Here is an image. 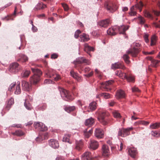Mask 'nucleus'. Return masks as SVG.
I'll return each mask as SVG.
<instances>
[{
	"mask_svg": "<svg viewBox=\"0 0 160 160\" xmlns=\"http://www.w3.org/2000/svg\"><path fill=\"white\" fill-rule=\"evenodd\" d=\"M31 70L34 73V74L31 77L30 81L32 84L35 85L40 81V77L42 73L39 69L36 68H32Z\"/></svg>",
	"mask_w": 160,
	"mask_h": 160,
	"instance_id": "nucleus-1",
	"label": "nucleus"
},
{
	"mask_svg": "<svg viewBox=\"0 0 160 160\" xmlns=\"http://www.w3.org/2000/svg\"><path fill=\"white\" fill-rule=\"evenodd\" d=\"M97 113L98 115V120L103 125H106L108 123L107 121L105 119L106 111L104 110L100 109Z\"/></svg>",
	"mask_w": 160,
	"mask_h": 160,
	"instance_id": "nucleus-2",
	"label": "nucleus"
},
{
	"mask_svg": "<svg viewBox=\"0 0 160 160\" xmlns=\"http://www.w3.org/2000/svg\"><path fill=\"white\" fill-rule=\"evenodd\" d=\"M143 6V4L141 2H140L135 5L133 6L130 9V12H129V15L131 16L136 15L137 14L136 10L138 9L140 12H141Z\"/></svg>",
	"mask_w": 160,
	"mask_h": 160,
	"instance_id": "nucleus-3",
	"label": "nucleus"
},
{
	"mask_svg": "<svg viewBox=\"0 0 160 160\" xmlns=\"http://www.w3.org/2000/svg\"><path fill=\"white\" fill-rule=\"evenodd\" d=\"M104 6L107 10L111 12H114L118 8V6L116 4L111 1L105 2Z\"/></svg>",
	"mask_w": 160,
	"mask_h": 160,
	"instance_id": "nucleus-4",
	"label": "nucleus"
},
{
	"mask_svg": "<svg viewBox=\"0 0 160 160\" xmlns=\"http://www.w3.org/2000/svg\"><path fill=\"white\" fill-rule=\"evenodd\" d=\"M58 89L61 96L63 99L66 101L72 99L71 96L68 91L60 87H58Z\"/></svg>",
	"mask_w": 160,
	"mask_h": 160,
	"instance_id": "nucleus-5",
	"label": "nucleus"
},
{
	"mask_svg": "<svg viewBox=\"0 0 160 160\" xmlns=\"http://www.w3.org/2000/svg\"><path fill=\"white\" fill-rule=\"evenodd\" d=\"M133 46L134 48L133 49L127 51V53L130 54L132 57H135L139 52L138 48L140 46V44L138 43L134 42L133 43Z\"/></svg>",
	"mask_w": 160,
	"mask_h": 160,
	"instance_id": "nucleus-6",
	"label": "nucleus"
},
{
	"mask_svg": "<svg viewBox=\"0 0 160 160\" xmlns=\"http://www.w3.org/2000/svg\"><path fill=\"white\" fill-rule=\"evenodd\" d=\"M45 75L46 77L53 78L55 81L58 80L60 79V76L56 74L54 71L52 70H48Z\"/></svg>",
	"mask_w": 160,
	"mask_h": 160,
	"instance_id": "nucleus-7",
	"label": "nucleus"
},
{
	"mask_svg": "<svg viewBox=\"0 0 160 160\" xmlns=\"http://www.w3.org/2000/svg\"><path fill=\"white\" fill-rule=\"evenodd\" d=\"M34 126L35 128L38 131H46L48 129L47 127L41 122H35Z\"/></svg>",
	"mask_w": 160,
	"mask_h": 160,
	"instance_id": "nucleus-8",
	"label": "nucleus"
},
{
	"mask_svg": "<svg viewBox=\"0 0 160 160\" xmlns=\"http://www.w3.org/2000/svg\"><path fill=\"white\" fill-rule=\"evenodd\" d=\"M99 146V143L96 141L92 139L89 142L88 145V148L93 150L97 149Z\"/></svg>",
	"mask_w": 160,
	"mask_h": 160,
	"instance_id": "nucleus-9",
	"label": "nucleus"
},
{
	"mask_svg": "<svg viewBox=\"0 0 160 160\" xmlns=\"http://www.w3.org/2000/svg\"><path fill=\"white\" fill-rule=\"evenodd\" d=\"M113 82V81L111 80H108L106 81L105 82H103L102 83V87L106 89L105 91H108L111 90V89L109 88V86Z\"/></svg>",
	"mask_w": 160,
	"mask_h": 160,
	"instance_id": "nucleus-10",
	"label": "nucleus"
},
{
	"mask_svg": "<svg viewBox=\"0 0 160 160\" xmlns=\"http://www.w3.org/2000/svg\"><path fill=\"white\" fill-rule=\"evenodd\" d=\"M102 150L103 156L107 157L110 154L109 148L106 145H103L102 146Z\"/></svg>",
	"mask_w": 160,
	"mask_h": 160,
	"instance_id": "nucleus-11",
	"label": "nucleus"
},
{
	"mask_svg": "<svg viewBox=\"0 0 160 160\" xmlns=\"http://www.w3.org/2000/svg\"><path fill=\"white\" fill-rule=\"evenodd\" d=\"M18 66L19 64L17 62L12 63V64L10 65V67L9 69L10 72L12 73H15L18 72Z\"/></svg>",
	"mask_w": 160,
	"mask_h": 160,
	"instance_id": "nucleus-12",
	"label": "nucleus"
},
{
	"mask_svg": "<svg viewBox=\"0 0 160 160\" xmlns=\"http://www.w3.org/2000/svg\"><path fill=\"white\" fill-rule=\"evenodd\" d=\"M95 136L98 138H102L104 135L103 130L100 128H96L94 132Z\"/></svg>",
	"mask_w": 160,
	"mask_h": 160,
	"instance_id": "nucleus-13",
	"label": "nucleus"
},
{
	"mask_svg": "<svg viewBox=\"0 0 160 160\" xmlns=\"http://www.w3.org/2000/svg\"><path fill=\"white\" fill-rule=\"evenodd\" d=\"M128 26L122 25L120 27L118 26V28L117 29V32H119L120 34H125V31L128 29Z\"/></svg>",
	"mask_w": 160,
	"mask_h": 160,
	"instance_id": "nucleus-14",
	"label": "nucleus"
},
{
	"mask_svg": "<svg viewBox=\"0 0 160 160\" xmlns=\"http://www.w3.org/2000/svg\"><path fill=\"white\" fill-rule=\"evenodd\" d=\"M22 89L24 91H29L31 89V84L25 81H22Z\"/></svg>",
	"mask_w": 160,
	"mask_h": 160,
	"instance_id": "nucleus-15",
	"label": "nucleus"
},
{
	"mask_svg": "<svg viewBox=\"0 0 160 160\" xmlns=\"http://www.w3.org/2000/svg\"><path fill=\"white\" fill-rule=\"evenodd\" d=\"M49 145L54 148H58L59 147L58 141L54 139H51L49 141Z\"/></svg>",
	"mask_w": 160,
	"mask_h": 160,
	"instance_id": "nucleus-16",
	"label": "nucleus"
},
{
	"mask_svg": "<svg viewBox=\"0 0 160 160\" xmlns=\"http://www.w3.org/2000/svg\"><path fill=\"white\" fill-rule=\"evenodd\" d=\"M118 28V26H115L112 28H110L107 30V33L108 34L114 35L117 33V29Z\"/></svg>",
	"mask_w": 160,
	"mask_h": 160,
	"instance_id": "nucleus-17",
	"label": "nucleus"
},
{
	"mask_svg": "<svg viewBox=\"0 0 160 160\" xmlns=\"http://www.w3.org/2000/svg\"><path fill=\"white\" fill-rule=\"evenodd\" d=\"M112 68L113 69L121 68L124 69H125L126 68L122 63L118 62L112 64Z\"/></svg>",
	"mask_w": 160,
	"mask_h": 160,
	"instance_id": "nucleus-18",
	"label": "nucleus"
},
{
	"mask_svg": "<svg viewBox=\"0 0 160 160\" xmlns=\"http://www.w3.org/2000/svg\"><path fill=\"white\" fill-rule=\"evenodd\" d=\"M110 23V20L106 19L102 20L98 23V25L101 27L105 28L107 27Z\"/></svg>",
	"mask_w": 160,
	"mask_h": 160,
	"instance_id": "nucleus-19",
	"label": "nucleus"
},
{
	"mask_svg": "<svg viewBox=\"0 0 160 160\" xmlns=\"http://www.w3.org/2000/svg\"><path fill=\"white\" fill-rule=\"evenodd\" d=\"M83 146V143L82 140L76 141V146L75 148L79 151L81 150Z\"/></svg>",
	"mask_w": 160,
	"mask_h": 160,
	"instance_id": "nucleus-20",
	"label": "nucleus"
},
{
	"mask_svg": "<svg viewBox=\"0 0 160 160\" xmlns=\"http://www.w3.org/2000/svg\"><path fill=\"white\" fill-rule=\"evenodd\" d=\"M91 159V153L89 152H85L81 156L82 160H90Z\"/></svg>",
	"mask_w": 160,
	"mask_h": 160,
	"instance_id": "nucleus-21",
	"label": "nucleus"
},
{
	"mask_svg": "<svg viewBox=\"0 0 160 160\" xmlns=\"http://www.w3.org/2000/svg\"><path fill=\"white\" fill-rule=\"evenodd\" d=\"M76 61L79 63H85L87 65H89L91 63L90 61L85 59L83 57L78 58L76 59Z\"/></svg>",
	"mask_w": 160,
	"mask_h": 160,
	"instance_id": "nucleus-22",
	"label": "nucleus"
},
{
	"mask_svg": "<svg viewBox=\"0 0 160 160\" xmlns=\"http://www.w3.org/2000/svg\"><path fill=\"white\" fill-rule=\"evenodd\" d=\"M28 60V57L25 55L20 54L19 55L17 61H20L22 62H25Z\"/></svg>",
	"mask_w": 160,
	"mask_h": 160,
	"instance_id": "nucleus-23",
	"label": "nucleus"
},
{
	"mask_svg": "<svg viewBox=\"0 0 160 160\" xmlns=\"http://www.w3.org/2000/svg\"><path fill=\"white\" fill-rule=\"evenodd\" d=\"M97 108V103L95 102H91L89 105L88 112L92 111L95 110Z\"/></svg>",
	"mask_w": 160,
	"mask_h": 160,
	"instance_id": "nucleus-24",
	"label": "nucleus"
},
{
	"mask_svg": "<svg viewBox=\"0 0 160 160\" xmlns=\"http://www.w3.org/2000/svg\"><path fill=\"white\" fill-rule=\"evenodd\" d=\"M94 122V119L91 117L88 119H87L85 120V124L86 126L88 127H90L93 125Z\"/></svg>",
	"mask_w": 160,
	"mask_h": 160,
	"instance_id": "nucleus-25",
	"label": "nucleus"
},
{
	"mask_svg": "<svg viewBox=\"0 0 160 160\" xmlns=\"http://www.w3.org/2000/svg\"><path fill=\"white\" fill-rule=\"evenodd\" d=\"M128 152L129 155L133 158H135V156L136 155L137 153L136 149L134 148L129 149Z\"/></svg>",
	"mask_w": 160,
	"mask_h": 160,
	"instance_id": "nucleus-26",
	"label": "nucleus"
},
{
	"mask_svg": "<svg viewBox=\"0 0 160 160\" xmlns=\"http://www.w3.org/2000/svg\"><path fill=\"white\" fill-rule=\"evenodd\" d=\"M116 96L118 98H123L125 97V93L123 91L120 89L117 92Z\"/></svg>",
	"mask_w": 160,
	"mask_h": 160,
	"instance_id": "nucleus-27",
	"label": "nucleus"
},
{
	"mask_svg": "<svg viewBox=\"0 0 160 160\" xmlns=\"http://www.w3.org/2000/svg\"><path fill=\"white\" fill-rule=\"evenodd\" d=\"M89 39V36L85 33L80 36L79 40L81 42H86L88 41Z\"/></svg>",
	"mask_w": 160,
	"mask_h": 160,
	"instance_id": "nucleus-28",
	"label": "nucleus"
},
{
	"mask_svg": "<svg viewBox=\"0 0 160 160\" xmlns=\"http://www.w3.org/2000/svg\"><path fill=\"white\" fill-rule=\"evenodd\" d=\"M132 127L128 128H123V137H126L130 134V131L132 129Z\"/></svg>",
	"mask_w": 160,
	"mask_h": 160,
	"instance_id": "nucleus-29",
	"label": "nucleus"
},
{
	"mask_svg": "<svg viewBox=\"0 0 160 160\" xmlns=\"http://www.w3.org/2000/svg\"><path fill=\"white\" fill-rule=\"evenodd\" d=\"M71 76L74 78H75L78 81H79L81 79L80 77H79L78 73L75 72L73 70H72L70 72Z\"/></svg>",
	"mask_w": 160,
	"mask_h": 160,
	"instance_id": "nucleus-30",
	"label": "nucleus"
},
{
	"mask_svg": "<svg viewBox=\"0 0 160 160\" xmlns=\"http://www.w3.org/2000/svg\"><path fill=\"white\" fill-rule=\"evenodd\" d=\"M21 90L20 88V82H17L14 93L16 94H19L21 93Z\"/></svg>",
	"mask_w": 160,
	"mask_h": 160,
	"instance_id": "nucleus-31",
	"label": "nucleus"
},
{
	"mask_svg": "<svg viewBox=\"0 0 160 160\" xmlns=\"http://www.w3.org/2000/svg\"><path fill=\"white\" fill-rule=\"evenodd\" d=\"M84 51L89 54V51H94V48L92 47L89 46L87 43H86L84 45Z\"/></svg>",
	"mask_w": 160,
	"mask_h": 160,
	"instance_id": "nucleus-32",
	"label": "nucleus"
},
{
	"mask_svg": "<svg viewBox=\"0 0 160 160\" xmlns=\"http://www.w3.org/2000/svg\"><path fill=\"white\" fill-rule=\"evenodd\" d=\"M157 40V37L155 35H153L151 38V46H152L155 45L156 44Z\"/></svg>",
	"mask_w": 160,
	"mask_h": 160,
	"instance_id": "nucleus-33",
	"label": "nucleus"
},
{
	"mask_svg": "<svg viewBox=\"0 0 160 160\" xmlns=\"http://www.w3.org/2000/svg\"><path fill=\"white\" fill-rule=\"evenodd\" d=\"M124 78L126 79L129 82H133L134 80V78L133 76L131 75L128 76L126 73L124 74Z\"/></svg>",
	"mask_w": 160,
	"mask_h": 160,
	"instance_id": "nucleus-34",
	"label": "nucleus"
},
{
	"mask_svg": "<svg viewBox=\"0 0 160 160\" xmlns=\"http://www.w3.org/2000/svg\"><path fill=\"white\" fill-rule=\"evenodd\" d=\"M160 127V122L152 123L150 126V128L151 129H156Z\"/></svg>",
	"mask_w": 160,
	"mask_h": 160,
	"instance_id": "nucleus-35",
	"label": "nucleus"
},
{
	"mask_svg": "<svg viewBox=\"0 0 160 160\" xmlns=\"http://www.w3.org/2000/svg\"><path fill=\"white\" fill-rule=\"evenodd\" d=\"M75 109V107L74 106L66 107L64 108V110L68 113L74 111Z\"/></svg>",
	"mask_w": 160,
	"mask_h": 160,
	"instance_id": "nucleus-36",
	"label": "nucleus"
},
{
	"mask_svg": "<svg viewBox=\"0 0 160 160\" xmlns=\"http://www.w3.org/2000/svg\"><path fill=\"white\" fill-rule=\"evenodd\" d=\"M12 134L18 136H21L25 134V133L21 130H18L15 131V132H13Z\"/></svg>",
	"mask_w": 160,
	"mask_h": 160,
	"instance_id": "nucleus-37",
	"label": "nucleus"
},
{
	"mask_svg": "<svg viewBox=\"0 0 160 160\" xmlns=\"http://www.w3.org/2000/svg\"><path fill=\"white\" fill-rule=\"evenodd\" d=\"M99 95L103 97L105 99H108L111 98V95L108 93H101Z\"/></svg>",
	"mask_w": 160,
	"mask_h": 160,
	"instance_id": "nucleus-38",
	"label": "nucleus"
},
{
	"mask_svg": "<svg viewBox=\"0 0 160 160\" xmlns=\"http://www.w3.org/2000/svg\"><path fill=\"white\" fill-rule=\"evenodd\" d=\"M159 62H160V60L153 59L152 60L151 65L153 67H156L158 66Z\"/></svg>",
	"mask_w": 160,
	"mask_h": 160,
	"instance_id": "nucleus-39",
	"label": "nucleus"
},
{
	"mask_svg": "<svg viewBox=\"0 0 160 160\" xmlns=\"http://www.w3.org/2000/svg\"><path fill=\"white\" fill-rule=\"evenodd\" d=\"M123 60L125 62L128 64L130 62V61L129 60V57L128 56L127 54L123 55L122 57Z\"/></svg>",
	"mask_w": 160,
	"mask_h": 160,
	"instance_id": "nucleus-40",
	"label": "nucleus"
},
{
	"mask_svg": "<svg viewBox=\"0 0 160 160\" xmlns=\"http://www.w3.org/2000/svg\"><path fill=\"white\" fill-rule=\"evenodd\" d=\"M30 73V71L26 70L22 73V76L23 78H27L29 76Z\"/></svg>",
	"mask_w": 160,
	"mask_h": 160,
	"instance_id": "nucleus-41",
	"label": "nucleus"
},
{
	"mask_svg": "<svg viewBox=\"0 0 160 160\" xmlns=\"http://www.w3.org/2000/svg\"><path fill=\"white\" fill-rule=\"evenodd\" d=\"M70 137V135L69 134L66 135L63 138L62 141L63 142H69L70 143H71V142H70L69 141V138Z\"/></svg>",
	"mask_w": 160,
	"mask_h": 160,
	"instance_id": "nucleus-42",
	"label": "nucleus"
},
{
	"mask_svg": "<svg viewBox=\"0 0 160 160\" xmlns=\"http://www.w3.org/2000/svg\"><path fill=\"white\" fill-rule=\"evenodd\" d=\"M46 6L45 5L42 4H38L36 6L35 8L37 10H39L40 9H43L46 7Z\"/></svg>",
	"mask_w": 160,
	"mask_h": 160,
	"instance_id": "nucleus-43",
	"label": "nucleus"
},
{
	"mask_svg": "<svg viewBox=\"0 0 160 160\" xmlns=\"http://www.w3.org/2000/svg\"><path fill=\"white\" fill-rule=\"evenodd\" d=\"M138 19L139 22V23L141 24H143L145 22V20L142 17L141 15H139L138 17Z\"/></svg>",
	"mask_w": 160,
	"mask_h": 160,
	"instance_id": "nucleus-44",
	"label": "nucleus"
},
{
	"mask_svg": "<svg viewBox=\"0 0 160 160\" xmlns=\"http://www.w3.org/2000/svg\"><path fill=\"white\" fill-rule=\"evenodd\" d=\"M14 102V100L13 98H11L9 100L7 105L6 106V108H8L10 107V106L13 104Z\"/></svg>",
	"mask_w": 160,
	"mask_h": 160,
	"instance_id": "nucleus-45",
	"label": "nucleus"
},
{
	"mask_svg": "<svg viewBox=\"0 0 160 160\" xmlns=\"http://www.w3.org/2000/svg\"><path fill=\"white\" fill-rule=\"evenodd\" d=\"M24 105L27 109L28 110H31L32 108L31 105L30 103H28L26 101L24 102Z\"/></svg>",
	"mask_w": 160,
	"mask_h": 160,
	"instance_id": "nucleus-46",
	"label": "nucleus"
},
{
	"mask_svg": "<svg viewBox=\"0 0 160 160\" xmlns=\"http://www.w3.org/2000/svg\"><path fill=\"white\" fill-rule=\"evenodd\" d=\"M116 74L119 77H122V76H124V74L125 73H122L120 70L117 71L115 72Z\"/></svg>",
	"mask_w": 160,
	"mask_h": 160,
	"instance_id": "nucleus-47",
	"label": "nucleus"
},
{
	"mask_svg": "<svg viewBox=\"0 0 160 160\" xmlns=\"http://www.w3.org/2000/svg\"><path fill=\"white\" fill-rule=\"evenodd\" d=\"M152 135L154 137L158 138L160 137V133H158L157 131H152Z\"/></svg>",
	"mask_w": 160,
	"mask_h": 160,
	"instance_id": "nucleus-48",
	"label": "nucleus"
},
{
	"mask_svg": "<svg viewBox=\"0 0 160 160\" xmlns=\"http://www.w3.org/2000/svg\"><path fill=\"white\" fill-rule=\"evenodd\" d=\"M112 113L113 116L115 118H119L121 117L120 113L116 111H113L112 112Z\"/></svg>",
	"mask_w": 160,
	"mask_h": 160,
	"instance_id": "nucleus-49",
	"label": "nucleus"
},
{
	"mask_svg": "<svg viewBox=\"0 0 160 160\" xmlns=\"http://www.w3.org/2000/svg\"><path fill=\"white\" fill-rule=\"evenodd\" d=\"M84 134L85 137L87 138H88L91 135V134L88 132L87 129L84 131Z\"/></svg>",
	"mask_w": 160,
	"mask_h": 160,
	"instance_id": "nucleus-50",
	"label": "nucleus"
},
{
	"mask_svg": "<svg viewBox=\"0 0 160 160\" xmlns=\"http://www.w3.org/2000/svg\"><path fill=\"white\" fill-rule=\"evenodd\" d=\"M81 33V31L79 30H77L75 32L74 37L75 38H77L79 36V34Z\"/></svg>",
	"mask_w": 160,
	"mask_h": 160,
	"instance_id": "nucleus-51",
	"label": "nucleus"
},
{
	"mask_svg": "<svg viewBox=\"0 0 160 160\" xmlns=\"http://www.w3.org/2000/svg\"><path fill=\"white\" fill-rule=\"evenodd\" d=\"M123 128L122 129H119V131L118 132V135L119 136H121L122 137H123Z\"/></svg>",
	"mask_w": 160,
	"mask_h": 160,
	"instance_id": "nucleus-52",
	"label": "nucleus"
},
{
	"mask_svg": "<svg viewBox=\"0 0 160 160\" xmlns=\"http://www.w3.org/2000/svg\"><path fill=\"white\" fill-rule=\"evenodd\" d=\"M132 92H140V90L137 88L134 87L132 88Z\"/></svg>",
	"mask_w": 160,
	"mask_h": 160,
	"instance_id": "nucleus-53",
	"label": "nucleus"
},
{
	"mask_svg": "<svg viewBox=\"0 0 160 160\" xmlns=\"http://www.w3.org/2000/svg\"><path fill=\"white\" fill-rule=\"evenodd\" d=\"M62 5L65 11H67L68 10V7L67 4L62 3Z\"/></svg>",
	"mask_w": 160,
	"mask_h": 160,
	"instance_id": "nucleus-54",
	"label": "nucleus"
},
{
	"mask_svg": "<svg viewBox=\"0 0 160 160\" xmlns=\"http://www.w3.org/2000/svg\"><path fill=\"white\" fill-rule=\"evenodd\" d=\"M148 36L147 34H145L144 35V40L146 43L148 42L149 41V39H148Z\"/></svg>",
	"mask_w": 160,
	"mask_h": 160,
	"instance_id": "nucleus-55",
	"label": "nucleus"
},
{
	"mask_svg": "<svg viewBox=\"0 0 160 160\" xmlns=\"http://www.w3.org/2000/svg\"><path fill=\"white\" fill-rule=\"evenodd\" d=\"M154 51H153L150 52L143 51L142 52L144 54L147 55L148 54H152L154 53Z\"/></svg>",
	"mask_w": 160,
	"mask_h": 160,
	"instance_id": "nucleus-56",
	"label": "nucleus"
},
{
	"mask_svg": "<svg viewBox=\"0 0 160 160\" xmlns=\"http://www.w3.org/2000/svg\"><path fill=\"white\" fill-rule=\"evenodd\" d=\"M12 127L21 128L22 127V125L21 124H14L12 125Z\"/></svg>",
	"mask_w": 160,
	"mask_h": 160,
	"instance_id": "nucleus-57",
	"label": "nucleus"
},
{
	"mask_svg": "<svg viewBox=\"0 0 160 160\" xmlns=\"http://www.w3.org/2000/svg\"><path fill=\"white\" fill-rule=\"evenodd\" d=\"M43 138L41 136H39V137L36 138V140L37 142H38L42 141L43 140Z\"/></svg>",
	"mask_w": 160,
	"mask_h": 160,
	"instance_id": "nucleus-58",
	"label": "nucleus"
},
{
	"mask_svg": "<svg viewBox=\"0 0 160 160\" xmlns=\"http://www.w3.org/2000/svg\"><path fill=\"white\" fill-rule=\"evenodd\" d=\"M144 15L146 17L148 18H150L151 17V16L149 13L147 11L145 12Z\"/></svg>",
	"mask_w": 160,
	"mask_h": 160,
	"instance_id": "nucleus-59",
	"label": "nucleus"
},
{
	"mask_svg": "<svg viewBox=\"0 0 160 160\" xmlns=\"http://www.w3.org/2000/svg\"><path fill=\"white\" fill-rule=\"evenodd\" d=\"M32 30L33 32H35L37 31L38 29L36 27L33 25V26H32Z\"/></svg>",
	"mask_w": 160,
	"mask_h": 160,
	"instance_id": "nucleus-60",
	"label": "nucleus"
},
{
	"mask_svg": "<svg viewBox=\"0 0 160 160\" xmlns=\"http://www.w3.org/2000/svg\"><path fill=\"white\" fill-rule=\"evenodd\" d=\"M15 83H12L10 86L9 88H8V90L9 91H11L12 89L13 88V87L15 86Z\"/></svg>",
	"mask_w": 160,
	"mask_h": 160,
	"instance_id": "nucleus-61",
	"label": "nucleus"
},
{
	"mask_svg": "<svg viewBox=\"0 0 160 160\" xmlns=\"http://www.w3.org/2000/svg\"><path fill=\"white\" fill-rule=\"evenodd\" d=\"M51 82V81L50 80L48 79H45L44 82V83L45 84H49L50 83V82Z\"/></svg>",
	"mask_w": 160,
	"mask_h": 160,
	"instance_id": "nucleus-62",
	"label": "nucleus"
},
{
	"mask_svg": "<svg viewBox=\"0 0 160 160\" xmlns=\"http://www.w3.org/2000/svg\"><path fill=\"white\" fill-rule=\"evenodd\" d=\"M58 57V55L56 54H53L51 55V58L53 59H55L57 58Z\"/></svg>",
	"mask_w": 160,
	"mask_h": 160,
	"instance_id": "nucleus-63",
	"label": "nucleus"
},
{
	"mask_svg": "<svg viewBox=\"0 0 160 160\" xmlns=\"http://www.w3.org/2000/svg\"><path fill=\"white\" fill-rule=\"evenodd\" d=\"M47 107V105L46 104H43V105L41 107V109L42 110H45Z\"/></svg>",
	"mask_w": 160,
	"mask_h": 160,
	"instance_id": "nucleus-64",
	"label": "nucleus"
}]
</instances>
